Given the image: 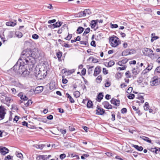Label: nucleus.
<instances>
[{"label":"nucleus","instance_id":"obj_6","mask_svg":"<svg viewBox=\"0 0 160 160\" xmlns=\"http://www.w3.org/2000/svg\"><path fill=\"white\" fill-rule=\"evenodd\" d=\"M46 73H47V72H46ZM35 76L38 80H41L42 78H44L46 76L47 74V73H46V74H45V73H43V74L42 75V72L40 70L38 71V73L36 72H35Z\"/></svg>","mask_w":160,"mask_h":160},{"label":"nucleus","instance_id":"obj_13","mask_svg":"<svg viewBox=\"0 0 160 160\" xmlns=\"http://www.w3.org/2000/svg\"><path fill=\"white\" fill-rule=\"evenodd\" d=\"M153 67V64L151 63L150 64H148V66L142 72L144 73H145L151 70L152 67Z\"/></svg>","mask_w":160,"mask_h":160},{"label":"nucleus","instance_id":"obj_35","mask_svg":"<svg viewBox=\"0 0 160 160\" xmlns=\"http://www.w3.org/2000/svg\"><path fill=\"white\" fill-rule=\"evenodd\" d=\"M144 109L145 110H148L149 109V104L148 102H146L144 106Z\"/></svg>","mask_w":160,"mask_h":160},{"label":"nucleus","instance_id":"obj_23","mask_svg":"<svg viewBox=\"0 0 160 160\" xmlns=\"http://www.w3.org/2000/svg\"><path fill=\"white\" fill-rule=\"evenodd\" d=\"M62 52L60 51H59L57 53V56L59 61H61V58L62 56Z\"/></svg>","mask_w":160,"mask_h":160},{"label":"nucleus","instance_id":"obj_42","mask_svg":"<svg viewBox=\"0 0 160 160\" xmlns=\"http://www.w3.org/2000/svg\"><path fill=\"white\" fill-rule=\"evenodd\" d=\"M32 38L34 39H37L39 38V36L36 34H33L32 36Z\"/></svg>","mask_w":160,"mask_h":160},{"label":"nucleus","instance_id":"obj_37","mask_svg":"<svg viewBox=\"0 0 160 160\" xmlns=\"http://www.w3.org/2000/svg\"><path fill=\"white\" fill-rule=\"evenodd\" d=\"M90 31V28H87L83 34V36H85L86 34L88 33Z\"/></svg>","mask_w":160,"mask_h":160},{"label":"nucleus","instance_id":"obj_15","mask_svg":"<svg viewBox=\"0 0 160 160\" xmlns=\"http://www.w3.org/2000/svg\"><path fill=\"white\" fill-rule=\"evenodd\" d=\"M46 155H39L36 158L37 160H46Z\"/></svg>","mask_w":160,"mask_h":160},{"label":"nucleus","instance_id":"obj_17","mask_svg":"<svg viewBox=\"0 0 160 160\" xmlns=\"http://www.w3.org/2000/svg\"><path fill=\"white\" fill-rule=\"evenodd\" d=\"M103 97V92L99 93L97 96V100L98 102H100L101 100L102 99Z\"/></svg>","mask_w":160,"mask_h":160},{"label":"nucleus","instance_id":"obj_14","mask_svg":"<svg viewBox=\"0 0 160 160\" xmlns=\"http://www.w3.org/2000/svg\"><path fill=\"white\" fill-rule=\"evenodd\" d=\"M43 88L42 86H40L37 87L35 90V93H41L43 90Z\"/></svg>","mask_w":160,"mask_h":160},{"label":"nucleus","instance_id":"obj_34","mask_svg":"<svg viewBox=\"0 0 160 160\" xmlns=\"http://www.w3.org/2000/svg\"><path fill=\"white\" fill-rule=\"evenodd\" d=\"M24 105L26 107H27L32 103V101L31 100H29L26 102H24Z\"/></svg>","mask_w":160,"mask_h":160},{"label":"nucleus","instance_id":"obj_12","mask_svg":"<svg viewBox=\"0 0 160 160\" xmlns=\"http://www.w3.org/2000/svg\"><path fill=\"white\" fill-rule=\"evenodd\" d=\"M132 51H134V50L130 49H127L125 50L124 51L122 52V56H127L128 55L131 54H132L133 53V52H130Z\"/></svg>","mask_w":160,"mask_h":160},{"label":"nucleus","instance_id":"obj_47","mask_svg":"<svg viewBox=\"0 0 160 160\" xmlns=\"http://www.w3.org/2000/svg\"><path fill=\"white\" fill-rule=\"evenodd\" d=\"M155 72L160 73V66L157 67L155 70Z\"/></svg>","mask_w":160,"mask_h":160},{"label":"nucleus","instance_id":"obj_5","mask_svg":"<svg viewBox=\"0 0 160 160\" xmlns=\"http://www.w3.org/2000/svg\"><path fill=\"white\" fill-rule=\"evenodd\" d=\"M6 110L3 106L1 105L0 106V120L4 118L5 115L6 113Z\"/></svg>","mask_w":160,"mask_h":160},{"label":"nucleus","instance_id":"obj_16","mask_svg":"<svg viewBox=\"0 0 160 160\" xmlns=\"http://www.w3.org/2000/svg\"><path fill=\"white\" fill-rule=\"evenodd\" d=\"M6 25L8 26L13 27L15 26L16 24V21H14L13 22H7L6 23Z\"/></svg>","mask_w":160,"mask_h":160},{"label":"nucleus","instance_id":"obj_51","mask_svg":"<svg viewBox=\"0 0 160 160\" xmlns=\"http://www.w3.org/2000/svg\"><path fill=\"white\" fill-rule=\"evenodd\" d=\"M102 72L104 74H107L108 73V71L107 70L106 68H103L102 70Z\"/></svg>","mask_w":160,"mask_h":160},{"label":"nucleus","instance_id":"obj_60","mask_svg":"<svg viewBox=\"0 0 160 160\" xmlns=\"http://www.w3.org/2000/svg\"><path fill=\"white\" fill-rule=\"evenodd\" d=\"M38 149H42L45 146V145L44 144L38 145Z\"/></svg>","mask_w":160,"mask_h":160},{"label":"nucleus","instance_id":"obj_20","mask_svg":"<svg viewBox=\"0 0 160 160\" xmlns=\"http://www.w3.org/2000/svg\"><path fill=\"white\" fill-rule=\"evenodd\" d=\"M18 96L20 97L22 100H23L24 101L27 100L28 99V98L25 95H23L22 93H19Z\"/></svg>","mask_w":160,"mask_h":160},{"label":"nucleus","instance_id":"obj_57","mask_svg":"<svg viewBox=\"0 0 160 160\" xmlns=\"http://www.w3.org/2000/svg\"><path fill=\"white\" fill-rule=\"evenodd\" d=\"M81 73L83 75H85L86 73V69L84 68H83L81 71Z\"/></svg>","mask_w":160,"mask_h":160},{"label":"nucleus","instance_id":"obj_32","mask_svg":"<svg viewBox=\"0 0 160 160\" xmlns=\"http://www.w3.org/2000/svg\"><path fill=\"white\" fill-rule=\"evenodd\" d=\"M74 96L76 98H78L80 96V93L79 91H76L73 93Z\"/></svg>","mask_w":160,"mask_h":160},{"label":"nucleus","instance_id":"obj_56","mask_svg":"<svg viewBox=\"0 0 160 160\" xmlns=\"http://www.w3.org/2000/svg\"><path fill=\"white\" fill-rule=\"evenodd\" d=\"M94 67L93 66H91L89 67L88 68V73L89 74L92 73V68Z\"/></svg>","mask_w":160,"mask_h":160},{"label":"nucleus","instance_id":"obj_61","mask_svg":"<svg viewBox=\"0 0 160 160\" xmlns=\"http://www.w3.org/2000/svg\"><path fill=\"white\" fill-rule=\"evenodd\" d=\"M118 26L117 24H111V28H118Z\"/></svg>","mask_w":160,"mask_h":160},{"label":"nucleus","instance_id":"obj_36","mask_svg":"<svg viewBox=\"0 0 160 160\" xmlns=\"http://www.w3.org/2000/svg\"><path fill=\"white\" fill-rule=\"evenodd\" d=\"M16 154L17 157L20 159H22L23 157V155L21 153H19L18 152H16Z\"/></svg>","mask_w":160,"mask_h":160},{"label":"nucleus","instance_id":"obj_8","mask_svg":"<svg viewBox=\"0 0 160 160\" xmlns=\"http://www.w3.org/2000/svg\"><path fill=\"white\" fill-rule=\"evenodd\" d=\"M96 112V114L97 115H102L105 113L104 110L98 106H97Z\"/></svg>","mask_w":160,"mask_h":160},{"label":"nucleus","instance_id":"obj_25","mask_svg":"<svg viewBox=\"0 0 160 160\" xmlns=\"http://www.w3.org/2000/svg\"><path fill=\"white\" fill-rule=\"evenodd\" d=\"M84 30V28H83L81 27H79L77 29V31L78 33L80 34L83 32Z\"/></svg>","mask_w":160,"mask_h":160},{"label":"nucleus","instance_id":"obj_53","mask_svg":"<svg viewBox=\"0 0 160 160\" xmlns=\"http://www.w3.org/2000/svg\"><path fill=\"white\" fill-rule=\"evenodd\" d=\"M159 37L158 36H154L152 37V39H151V42H152L154 40L157 39Z\"/></svg>","mask_w":160,"mask_h":160},{"label":"nucleus","instance_id":"obj_50","mask_svg":"<svg viewBox=\"0 0 160 160\" xmlns=\"http://www.w3.org/2000/svg\"><path fill=\"white\" fill-rule=\"evenodd\" d=\"M66 157V155L64 153H63L60 155V158L61 159H63Z\"/></svg>","mask_w":160,"mask_h":160},{"label":"nucleus","instance_id":"obj_18","mask_svg":"<svg viewBox=\"0 0 160 160\" xmlns=\"http://www.w3.org/2000/svg\"><path fill=\"white\" fill-rule=\"evenodd\" d=\"M98 21V20H92L91 21V26L92 28H94L96 26L97 24V21Z\"/></svg>","mask_w":160,"mask_h":160},{"label":"nucleus","instance_id":"obj_43","mask_svg":"<svg viewBox=\"0 0 160 160\" xmlns=\"http://www.w3.org/2000/svg\"><path fill=\"white\" fill-rule=\"evenodd\" d=\"M129 73L130 72L129 71H127L125 73V75L127 78H131L132 77L131 75L129 74Z\"/></svg>","mask_w":160,"mask_h":160},{"label":"nucleus","instance_id":"obj_27","mask_svg":"<svg viewBox=\"0 0 160 160\" xmlns=\"http://www.w3.org/2000/svg\"><path fill=\"white\" fill-rule=\"evenodd\" d=\"M62 22H56L55 23L53 24V25L54 26V28H58L60 27L61 25Z\"/></svg>","mask_w":160,"mask_h":160},{"label":"nucleus","instance_id":"obj_2","mask_svg":"<svg viewBox=\"0 0 160 160\" xmlns=\"http://www.w3.org/2000/svg\"><path fill=\"white\" fill-rule=\"evenodd\" d=\"M110 44L112 47H115L120 44V42L119 41V38L116 37H112L109 39Z\"/></svg>","mask_w":160,"mask_h":160},{"label":"nucleus","instance_id":"obj_44","mask_svg":"<svg viewBox=\"0 0 160 160\" xmlns=\"http://www.w3.org/2000/svg\"><path fill=\"white\" fill-rule=\"evenodd\" d=\"M149 123L152 124V125L154 126V124L158 123V122L154 120H151L149 121Z\"/></svg>","mask_w":160,"mask_h":160},{"label":"nucleus","instance_id":"obj_10","mask_svg":"<svg viewBox=\"0 0 160 160\" xmlns=\"http://www.w3.org/2000/svg\"><path fill=\"white\" fill-rule=\"evenodd\" d=\"M101 69L100 66H98L95 68L93 75L96 77L101 72Z\"/></svg>","mask_w":160,"mask_h":160},{"label":"nucleus","instance_id":"obj_19","mask_svg":"<svg viewBox=\"0 0 160 160\" xmlns=\"http://www.w3.org/2000/svg\"><path fill=\"white\" fill-rule=\"evenodd\" d=\"M139 72V70L138 68H133L132 71V73L135 75H137Z\"/></svg>","mask_w":160,"mask_h":160},{"label":"nucleus","instance_id":"obj_22","mask_svg":"<svg viewBox=\"0 0 160 160\" xmlns=\"http://www.w3.org/2000/svg\"><path fill=\"white\" fill-rule=\"evenodd\" d=\"M66 95L67 98L69 99V100L71 103H74L75 102V101L73 99L68 93H67L66 94Z\"/></svg>","mask_w":160,"mask_h":160},{"label":"nucleus","instance_id":"obj_39","mask_svg":"<svg viewBox=\"0 0 160 160\" xmlns=\"http://www.w3.org/2000/svg\"><path fill=\"white\" fill-rule=\"evenodd\" d=\"M127 97L130 99H133L135 97V95L133 94H130L129 95L127 96Z\"/></svg>","mask_w":160,"mask_h":160},{"label":"nucleus","instance_id":"obj_7","mask_svg":"<svg viewBox=\"0 0 160 160\" xmlns=\"http://www.w3.org/2000/svg\"><path fill=\"white\" fill-rule=\"evenodd\" d=\"M9 150L5 147L0 146V152L1 154L5 155L8 153Z\"/></svg>","mask_w":160,"mask_h":160},{"label":"nucleus","instance_id":"obj_58","mask_svg":"<svg viewBox=\"0 0 160 160\" xmlns=\"http://www.w3.org/2000/svg\"><path fill=\"white\" fill-rule=\"evenodd\" d=\"M140 138H141L142 139H143V140H149V138L148 137H145L144 136H141L140 137Z\"/></svg>","mask_w":160,"mask_h":160},{"label":"nucleus","instance_id":"obj_54","mask_svg":"<svg viewBox=\"0 0 160 160\" xmlns=\"http://www.w3.org/2000/svg\"><path fill=\"white\" fill-rule=\"evenodd\" d=\"M60 132L63 134H65L66 132V129L63 130L62 129H60Z\"/></svg>","mask_w":160,"mask_h":160},{"label":"nucleus","instance_id":"obj_62","mask_svg":"<svg viewBox=\"0 0 160 160\" xmlns=\"http://www.w3.org/2000/svg\"><path fill=\"white\" fill-rule=\"evenodd\" d=\"M132 90V87H130L128 89L127 92L128 93H130L131 92Z\"/></svg>","mask_w":160,"mask_h":160},{"label":"nucleus","instance_id":"obj_49","mask_svg":"<svg viewBox=\"0 0 160 160\" xmlns=\"http://www.w3.org/2000/svg\"><path fill=\"white\" fill-rule=\"evenodd\" d=\"M105 154L108 157H111L113 156V154L110 152H107Z\"/></svg>","mask_w":160,"mask_h":160},{"label":"nucleus","instance_id":"obj_30","mask_svg":"<svg viewBox=\"0 0 160 160\" xmlns=\"http://www.w3.org/2000/svg\"><path fill=\"white\" fill-rule=\"evenodd\" d=\"M93 105L92 102L91 100H89L87 103V107L88 108H91Z\"/></svg>","mask_w":160,"mask_h":160},{"label":"nucleus","instance_id":"obj_11","mask_svg":"<svg viewBox=\"0 0 160 160\" xmlns=\"http://www.w3.org/2000/svg\"><path fill=\"white\" fill-rule=\"evenodd\" d=\"M110 102L112 104L117 106H119L120 104V101L119 100L113 98L111 99Z\"/></svg>","mask_w":160,"mask_h":160},{"label":"nucleus","instance_id":"obj_46","mask_svg":"<svg viewBox=\"0 0 160 160\" xmlns=\"http://www.w3.org/2000/svg\"><path fill=\"white\" fill-rule=\"evenodd\" d=\"M121 112L123 114L126 113L127 112V109L125 108H123L121 110Z\"/></svg>","mask_w":160,"mask_h":160},{"label":"nucleus","instance_id":"obj_38","mask_svg":"<svg viewBox=\"0 0 160 160\" xmlns=\"http://www.w3.org/2000/svg\"><path fill=\"white\" fill-rule=\"evenodd\" d=\"M137 98L138 99L140 100H141V103H143L144 102V100H143L144 98L142 96H138Z\"/></svg>","mask_w":160,"mask_h":160},{"label":"nucleus","instance_id":"obj_28","mask_svg":"<svg viewBox=\"0 0 160 160\" xmlns=\"http://www.w3.org/2000/svg\"><path fill=\"white\" fill-rule=\"evenodd\" d=\"M115 64V62L114 61L112 60L110 61L108 63L107 67H112Z\"/></svg>","mask_w":160,"mask_h":160},{"label":"nucleus","instance_id":"obj_45","mask_svg":"<svg viewBox=\"0 0 160 160\" xmlns=\"http://www.w3.org/2000/svg\"><path fill=\"white\" fill-rule=\"evenodd\" d=\"M5 100L6 102H9V103L11 102V101H12L10 98L8 97H6Z\"/></svg>","mask_w":160,"mask_h":160},{"label":"nucleus","instance_id":"obj_59","mask_svg":"<svg viewBox=\"0 0 160 160\" xmlns=\"http://www.w3.org/2000/svg\"><path fill=\"white\" fill-rule=\"evenodd\" d=\"M91 45L94 47H95L96 46L95 42L94 41H92L91 43Z\"/></svg>","mask_w":160,"mask_h":160},{"label":"nucleus","instance_id":"obj_21","mask_svg":"<svg viewBox=\"0 0 160 160\" xmlns=\"http://www.w3.org/2000/svg\"><path fill=\"white\" fill-rule=\"evenodd\" d=\"M132 108L133 109L136 111V113H137L139 115H141L142 113L138 108H137L135 106H132Z\"/></svg>","mask_w":160,"mask_h":160},{"label":"nucleus","instance_id":"obj_9","mask_svg":"<svg viewBox=\"0 0 160 160\" xmlns=\"http://www.w3.org/2000/svg\"><path fill=\"white\" fill-rule=\"evenodd\" d=\"M102 104L105 108L108 109H111L112 108V106L107 101L103 102L102 103Z\"/></svg>","mask_w":160,"mask_h":160},{"label":"nucleus","instance_id":"obj_40","mask_svg":"<svg viewBox=\"0 0 160 160\" xmlns=\"http://www.w3.org/2000/svg\"><path fill=\"white\" fill-rule=\"evenodd\" d=\"M97 82L100 83L102 80V77L101 75L98 76L96 78Z\"/></svg>","mask_w":160,"mask_h":160},{"label":"nucleus","instance_id":"obj_52","mask_svg":"<svg viewBox=\"0 0 160 160\" xmlns=\"http://www.w3.org/2000/svg\"><path fill=\"white\" fill-rule=\"evenodd\" d=\"M84 12H85V13H87L88 14H89L90 13H91L90 9H89L84 10Z\"/></svg>","mask_w":160,"mask_h":160},{"label":"nucleus","instance_id":"obj_63","mask_svg":"<svg viewBox=\"0 0 160 160\" xmlns=\"http://www.w3.org/2000/svg\"><path fill=\"white\" fill-rule=\"evenodd\" d=\"M69 129L70 131H72L75 130V128L72 126L69 127Z\"/></svg>","mask_w":160,"mask_h":160},{"label":"nucleus","instance_id":"obj_1","mask_svg":"<svg viewBox=\"0 0 160 160\" xmlns=\"http://www.w3.org/2000/svg\"><path fill=\"white\" fill-rule=\"evenodd\" d=\"M40 56L38 51L32 52L30 49L24 50L22 52L20 58L12 68L16 73L22 75L26 70L25 65H28L29 69L32 68L36 62V59Z\"/></svg>","mask_w":160,"mask_h":160},{"label":"nucleus","instance_id":"obj_41","mask_svg":"<svg viewBox=\"0 0 160 160\" xmlns=\"http://www.w3.org/2000/svg\"><path fill=\"white\" fill-rule=\"evenodd\" d=\"M80 44H82V45H88V42L86 41H80Z\"/></svg>","mask_w":160,"mask_h":160},{"label":"nucleus","instance_id":"obj_26","mask_svg":"<svg viewBox=\"0 0 160 160\" xmlns=\"http://www.w3.org/2000/svg\"><path fill=\"white\" fill-rule=\"evenodd\" d=\"M78 15L79 17H81L82 16L85 17L86 15V13L84 12V11L83 12L82 11L78 13Z\"/></svg>","mask_w":160,"mask_h":160},{"label":"nucleus","instance_id":"obj_55","mask_svg":"<svg viewBox=\"0 0 160 160\" xmlns=\"http://www.w3.org/2000/svg\"><path fill=\"white\" fill-rule=\"evenodd\" d=\"M72 37V34H68L67 37L65 38L66 40H69Z\"/></svg>","mask_w":160,"mask_h":160},{"label":"nucleus","instance_id":"obj_29","mask_svg":"<svg viewBox=\"0 0 160 160\" xmlns=\"http://www.w3.org/2000/svg\"><path fill=\"white\" fill-rule=\"evenodd\" d=\"M122 73L121 72H118L116 75V78L119 79L121 78L122 76Z\"/></svg>","mask_w":160,"mask_h":160},{"label":"nucleus","instance_id":"obj_31","mask_svg":"<svg viewBox=\"0 0 160 160\" xmlns=\"http://www.w3.org/2000/svg\"><path fill=\"white\" fill-rule=\"evenodd\" d=\"M13 156L8 155L5 157L4 160H13Z\"/></svg>","mask_w":160,"mask_h":160},{"label":"nucleus","instance_id":"obj_64","mask_svg":"<svg viewBox=\"0 0 160 160\" xmlns=\"http://www.w3.org/2000/svg\"><path fill=\"white\" fill-rule=\"evenodd\" d=\"M123 64L126 63L128 61V60L127 58H124L122 60Z\"/></svg>","mask_w":160,"mask_h":160},{"label":"nucleus","instance_id":"obj_24","mask_svg":"<svg viewBox=\"0 0 160 160\" xmlns=\"http://www.w3.org/2000/svg\"><path fill=\"white\" fill-rule=\"evenodd\" d=\"M133 147L138 151H141L143 149V148L142 146H139L138 145H134Z\"/></svg>","mask_w":160,"mask_h":160},{"label":"nucleus","instance_id":"obj_33","mask_svg":"<svg viewBox=\"0 0 160 160\" xmlns=\"http://www.w3.org/2000/svg\"><path fill=\"white\" fill-rule=\"evenodd\" d=\"M15 35L19 38H21L22 36V33L20 32H15Z\"/></svg>","mask_w":160,"mask_h":160},{"label":"nucleus","instance_id":"obj_4","mask_svg":"<svg viewBox=\"0 0 160 160\" xmlns=\"http://www.w3.org/2000/svg\"><path fill=\"white\" fill-rule=\"evenodd\" d=\"M160 83V78L157 76H154L152 79L150 84L152 86H157Z\"/></svg>","mask_w":160,"mask_h":160},{"label":"nucleus","instance_id":"obj_3","mask_svg":"<svg viewBox=\"0 0 160 160\" xmlns=\"http://www.w3.org/2000/svg\"><path fill=\"white\" fill-rule=\"evenodd\" d=\"M153 51L151 49L145 48H143L142 52L145 56H147L150 58H152V54Z\"/></svg>","mask_w":160,"mask_h":160},{"label":"nucleus","instance_id":"obj_48","mask_svg":"<svg viewBox=\"0 0 160 160\" xmlns=\"http://www.w3.org/2000/svg\"><path fill=\"white\" fill-rule=\"evenodd\" d=\"M29 72L28 71V70L26 68V70L24 71L23 74H22V75H23L24 76L26 75V76L27 75H29Z\"/></svg>","mask_w":160,"mask_h":160}]
</instances>
